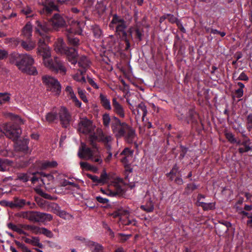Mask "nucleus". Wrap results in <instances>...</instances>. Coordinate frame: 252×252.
<instances>
[{"label":"nucleus","instance_id":"1","mask_svg":"<svg viewBox=\"0 0 252 252\" xmlns=\"http://www.w3.org/2000/svg\"><path fill=\"white\" fill-rule=\"evenodd\" d=\"M9 63L16 66L23 73L32 75L37 74L36 68L33 66L34 60L29 54L13 52L9 56Z\"/></svg>","mask_w":252,"mask_h":252},{"label":"nucleus","instance_id":"2","mask_svg":"<svg viewBox=\"0 0 252 252\" xmlns=\"http://www.w3.org/2000/svg\"><path fill=\"white\" fill-rule=\"evenodd\" d=\"M111 129L117 139L124 137L125 141L131 144L134 142L136 133L133 128L125 122H122L115 116L112 117Z\"/></svg>","mask_w":252,"mask_h":252},{"label":"nucleus","instance_id":"3","mask_svg":"<svg viewBox=\"0 0 252 252\" xmlns=\"http://www.w3.org/2000/svg\"><path fill=\"white\" fill-rule=\"evenodd\" d=\"M37 54L42 56L44 65L56 72H60L63 75L66 73V69L61 61L55 57L54 61L51 59V50L49 47H45L37 50Z\"/></svg>","mask_w":252,"mask_h":252},{"label":"nucleus","instance_id":"4","mask_svg":"<svg viewBox=\"0 0 252 252\" xmlns=\"http://www.w3.org/2000/svg\"><path fill=\"white\" fill-rule=\"evenodd\" d=\"M114 24L116 25V33L119 35L123 40L125 41L126 44L125 49L128 50L130 47L129 40L132 39L133 28L131 27L126 31V29L127 27L126 22L116 14L113 16L112 20L109 25L110 27H112V25Z\"/></svg>","mask_w":252,"mask_h":252},{"label":"nucleus","instance_id":"5","mask_svg":"<svg viewBox=\"0 0 252 252\" xmlns=\"http://www.w3.org/2000/svg\"><path fill=\"white\" fill-rule=\"evenodd\" d=\"M94 126L92 123L87 119H82L78 125V130L80 132L89 134L88 141L89 144L94 149L97 148L96 141L97 136L95 134L96 131H94Z\"/></svg>","mask_w":252,"mask_h":252},{"label":"nucleus","instance_id":"6","mask_svg":"<svg viewBox=\"0 0 252 252\" xmlns=\"http://www.w3.org/2000/svg\"><path fill=\"white\" fill-rule=\"evenodd\" d=\"M3 130L5 135L13 141L18 139L22 133V130L18 126L11 123L4 124Z\"/></svg>","mask_w":252,"mask_h":252},{"label":"nucleus","instance_id":"7","mask_svg":"<svg viewBox=\"0 0 252 252\" xmlns=\"http://www.w3.org/2000/svg\"><path fill=\"white\" fill-rule=\"evenodd\" d=\"M42 80L46 85L48 91H51L55 95H59L60 94L61 86L57 79L50 76H44L42 77Z\"/></svg>","mask_w":252,"mask_h":252},{"label":"nucleus","instance_id":"8","mask_svg":"<svg viewBox=\"0 0 252 252\" xmlns=\"http://www.w3.org/2000/svg\"><path fill=\"white\" fill-rule=\"evenodd\" d=\"M58 115L63 127L67 128L69 126L71 116L66 108L62 106L59 111Z\"/></svg>","mask_w":252,"mask_h":252},{"label":"nucleus","instance_id":"9","mask_svg":"<svg viewBox=\"0 0 252 252\" xmlns=\"http://www.w3.org/2000/svg\"><path fill=\"white\" fill-rule=\"evenodd\" d=\"M29 220L34 222H44L52 220V216L49 214L39 212L30 211Z\"/></svg>","mask_w":252,"mask_h":252},{"label":"nucleus","instance_id":"10","mask_svg":"<svg viewBox=\"0 0 252 252\" xmlns=\"http://www.w3.org/2000/svg\"><path fill=\"white\" fill-rule=\"evenodd\" d=\"M35 32L41 36L44 35L45 33L51 31L52 27L50 22H46L43 20H37L35 22L34 28Z\"/></svg>","mask_w":252,"mask_h":252},{"label":"nucleus","instance_id":"11","mask_svg":"<svg viewBox=\"0 0 252 252\" xmlns=\"http://www.w3.org/2000/svg\"><path fill=\"white\" fill-rule=\"evenodd\" d=\"M63 32L66 35L67 39V43L70 46H72L76 48L80 43V40L75 37L74 34V31L70 27H66L63 30Z\"/></svg>","mask_w":252,"mask_h":252},{"label":"nucleus","instance_id":"12","mask_svg":"<svg viewBox=\"0 0 252 252\" xmlns=\"http://www.w3.org/2000/svg\"><path fill=\"white\" fill-rule=\"evenodd\" d=\"M14 141V150L16 152H22L24 154L27 153L29 150L28 143L29 139L23 138L21 139H17Z\"/></svg>","mask_w":252,"mask_h":252},{"label":"nucleus","instance_id":"13","mask_svg":"<svg viewBox=\"0 0 252 252\" xmlns=\"http://www.w3.org/2000/svg\"><path fill=\"white\" fill-rule=\"evenodd\" d=\"M78 155L81 158L93 160L94 153L90 148L86 147L85 144L82 143L81 148L79 149Z\"/></svg>","mask_w":252,"mask_h":252},{"label":"nucleus","instance_id":"14","mask_svg":"<svg viewBox=\"0 0 252 252\" xmlns=\"http://www.w3.org/2000/svg\"><path fill=\"white\" fill-rule=\"evenodd\" d=\"M51 23V27L56 30H58L59 28H63L65 26V21L60 14H55L49 21Z\"/></svg>","mask_w":252,"mask_h":252},{"label":"nucleus","instance_id":"15","mask_svg":"<svg viewBox=\"0 0 252 252\" xmlns=\"http://www.w3.org/2000/svg\"><path fill=\"white\" fill-rule=\"evenodd\" d=\"M63 54L66 55L68 61L72 64H75L77 63L78 53L76 48L66 47Z\"/></svg>","mask_w":252,"mask_h":252},{"label":"nucleus","instance_id":"16","mask_svg":"<svg viewBox=\"0 0 252 252\" xmlns=\"http://www.w3.org/2000/svg\"><path fill=\"white\" fill-rule=\"evenodd\" d=\"M112 106L113 111L120 117L124 118L125 116V111L123 106L117 101L116 98L112 100Z\"/></svg>","mask_w":252,"mask_h":252},{"label":"nucleus","instance_id":"17","mask_svg":"<svg viewBox=\"0 0 252 252\" xmlns=\"http://www.w3.org/2000/svg\"><path fill=\"white\" fill-rule=\"evenodd\" d=\"M242 136L244 137V139L242 142V145L244 147H240L238 149V152L240 154L248 152L252 150V148L249 145L251 143L250 138L245 134H243Z\"/></svg>","mask_w":252,"mask_h":252},{"label":"nucleus","instance_id":"18","mask_svg":"<svg viewBox=\"0 0 252 252\" xmlns=\"http://www.w3.org/2000/svg\"><path fill=\"white\" fill-rule=\"evenodd\" d=\"M95 134L97 136V138H99V141L103 142L104 144H108L113 140V138L111 135L105 134L101 129L100 128L96 129Z\"/></svg>","mask_w":252,"mask_h":252},{"label":"nucleus","instance_id":"19","mask_svg":"<svg viewBox=\"0 0 252 252\" xmlns=\"http://www.w3.org/2000/svg\"><path fill=\"white\" fill-rule=\"evenodd\" d=\"M57 6L53 2H49L48 4L44 5L43 9L40 10L41 14H45L47 16L50 15L53 11L57 9Z\"/></svg>","mask_w":252,"mask_h":252},{"label":"nucleus","instance_id":"20","mask_svg":"<svg viewBox=\"0 0 252 252\" xmlns=\"http://www.w3.org/2000/svg\"><path fill=\"white\" fill-rule=\"evenodd\" d=\"M32 26L31 23L28 22L23 28L22 31V35L28 39H30L32 35Z\"/></svg>","mask_w":252,"mask_h":252},{"label":"nucleus","instance_id":"21","mask_svg":"<svg viewBox=\"0 0 252 252\" xmlns=\"http://www.w3.org/2000/svg\"><path fill=\"white\" fill-rule=\"evenodd\" d=\"M66 49L64 42L62 38H59L55 43V50L56 52L63 54Z\"/></svg>","mask_w":252,"mask_h":252},{"label":"nucleus","instance_id":"22","mask_svg":"<svg viewBox=\"0 0 252 252\" xmlns=\"http://www.w3.org/2000/svg\"><path fill=\"white\" fill-rule=\"evenodd\" d=\"M21 46L26 51H30L33 49L35 47V43L33 41L29 40L28 41H21Z\"/></svg>","mask_w":252,"mask_h":252},{"label":"nucleus","instance_id":"23","mask_svg":"<svg viewBox=\"0 0 252 252\" xmlns=\"http://www.w3.org/2000/svg\"><path fill=\"white\" fill-rule=\"evenodd\" d=\"M23 239L26 243L31 244L34 246H37L40 248H42V245L39 243L38 237H32V239L23 237Z\"/></svg>","mask_w":252,"mask_h":252},{"label":"nucleus","instance_id":"24","mask_svg":"<svg viewBox=\"0 0 252 252\" xmlns=\"http://www.w3.org/2000/svg\"><path fill=\"white\" fill-rule=\"evenodd\" d=\"M100 103L102 106L106 110H110L111 109V106L110 105V102L107 97L101 94L99 95Z\"/></svg>","mask_w":252,"mask_h":252},{"label":"nucleus","instance_id":"25","mask_svg":"<svg viewBox=\"0 0 252 252\" xmlns=\"http://www.w3.org/2000/svg\"><path fill=\"white\" fill-rule=\"evenodd\" d=\"M78 63L80 67L83 68L82 70H85L90 67L91 62L86 56H82L80 57Z\"/></svg>","mask_w":252,"mask_h":252},{"label":"nucleus","instance_id":"26","mask_svg":"<svg viewBox=\"0 0 252 252\" xmlns=\"http://www.w3.org/2000/svg\"><path fill=\"white\" fill-rule=\"evenodd\" d=\"M114 187L115 190H113V192L115 194V196L116 195H122L124 193V190L122 189L121 186L117 182H113L111 185L109 186V188Z\"/></svg>","mask_w":252,"mask_h":252},{"label":"nucleus","instance_id":"27","mask_svg":"<svg viewBox=\"0 0 252 252\" xmlns=\"http://www.w3.org/2000/svg\"><path fill=\"white\" fill-rule=\"evenodd\" d=\"M58 119V113L54 110L48 113L45 116V120L49 123H52Z\"/></svg>","mask_w":252,"mask_h":252},{"label":"nucleus","instance_id":"28","mask_svg":"<svg viewBox=\"0 0 252 252\" xmlns=\"http://www.w3.org/2000/svg\"><path fill=\"white\" fill-rule=\"evenodd\" d=\"M136 111L137 115H140L141 114L143 118L146 115L147 113L146 107L143 102H141L138 105L137 108H136Z\"/></svg>","mask_w":252,"mask_h":252},{"label":"nucleus","instance_id":"29","mask_svg":"<svg viewBox=\"0 0 252 252\" xmlns=\"http://www.w3.org/2000/svg\"><path fill=\"white\" fill-rule=\"evenodd\" d=\"M78 71L80 72V74L77 73L73 75V79L78 82H81L82 83L86 82V79L83 76V74L86 72V70H78Z\"/></svg>","mask_w":252,"mask_h":252},{"label":"nucleus","instance_id":"30","mask_svg":"<svg viewBox=\"0 0 252 252\" xmlns=\"http://www.w3.org/2000/svg\"><path fill=\"white\" fill-rule=\"evenodd\" d=\"M15 208L22 209L26 205V200L23 199H19L18 197H14L13 199Z\"/></svg>","mask_w":252,"mask_h":252},{"label":"nucleus","instance_id":"31","mask_svg":"<svg viewBox=\"0 0 252 252\" xmlns=\"http://www.w3.org/2000/svg\"><path fill=\"white\" fill-rule=\"evenodd\" d=\"M102 122L105 127H109L110 123H112V118L108 113H105L102 115Z\"/></svg>","mask_w":252,"mask_h":252},{"label":"nucleus","instance_id":"32","mask_svg":"<svg viewBox=\"0 0 252 252\" xmlns=\"http://www.w3.org/2000/svg\"><path fill=\"white\" fill-rule=\"evenodd\" d=\"M58 163L55 161H46L42 163L41 167L42 169H45L48 168L56 167Z\"/></svg>","mask_w":252,"mask_h":252},{"label":"nucleus","instance_id":"33","mask_svg":"<svg viewBox=\"0 0 252 252\" xmlns=\"http://www.w3.org/2000/svg\"><path fill=\"white\" fill-rule=\"evenodd\" d=\"M10 94L7 93H0V105L10 100Z\"/></svg>","mask_w":252,"mask_h":252},{"label":"nucleus","instance_id":"34","mask_svg":"<svg viewBox=\"0 0 252 252\" xmlns=\"http://www.w3.org/2000/svg\"><path fill=\"white\" fill-rule=\"evenodd\" d=\"M10 116L12 120L14 121V125L18 126L23 124V120L17 115H15L13 114H10Z\"/></svg>","mask_w":252,"mask_h":252},{"label":"nucleus","instance_id":"35","mask_svg":"<svg viewBox=\"0 0 252 252\" xmlns=\"http://www.w3.org/2000/svg\"><path fill=\"white\" fill-rule=\"evenodd\" d=\"M108 179V175L105 170H103L100 178H98V184L104 185Z\"/></svg>","mask_w":252,"mask_h":252},{"label":"nucleus","instance_id":"36","mask_svg":"<svg viewBox=\"0 0 252 252\" xmlns=\"http://www.w3.org/2000/svg\"><path fill=\"white\" fill-rule=\"evenodd\" d=\"M141 208L147 212H151L154 210V204L151 201H150L146 205L141 206Z\"/></svg>","mask_w":252,"mask_h":252},{"label":"nucleus","instance_id":"37","mask_svg":"<svg viewBox=\"0 0 252 252\" xmlns=\"http://www.w3.org/2000/svg\"><path fill=\"white\" fill-rule=\"evenodd\" d=\"M37 192L38 193V194H39L41 196L43 197L45 199H49L51 200H54L57 199L56 197H54L53 196H51L50 194L44 192L41 189L38 190Z\"/></svg>","mask_w":252,"mask_h":252},{"label":"nucleus","instance_id":"38","mask_svg":"<svg viewBox=\"0 0 252 252\" xmlns=\"http://www.w3.org/2000/svg\"><path fill=\"white\" fill-rule=\"evenodd\" d=\"M197 189V186L196 185L194 184H189L187 185V186L185 189V191L187 193L189 194Z\"/></svg>","mask_w":252,"mask_h":252},{"label":"nucleus","instance_id":"39","mask_svg":"<svg viewBox=\"0 0 252 252\" xmlns=\"http://www.w3.org/2000/svg\"><path fill=\"white\" fill-rule=\"evenodd\" d=\"M17 179L23 182H26L29 180L30 176L28 173H19L17 175Z\"/></svg>","mask_w":252,"mask_h":252},{"label":"nucleus","instance_id":"40","mask_svg":"<svg viewBox=\"0 0 252 252\" xmlns=\"http://www.w3.org/2000/svg\"><path fill=\"white\" fill-rule=\"evenodd\" d=\"M16 245L20 248L23 252H32L24 244L20 243L19 241H15Z\"/></svg>","mask_w":252,"mask_h":252},{"label":"nucleus","instance_id":"41","mask_svg":"<svg viewBox=\"0 0 252 252\" xmlns=\"http://www.w3.org/2000/svg\"><path fill=\"white\" fill-rule=\"evenodd\" d=\"M134 32L135 33L136 38L138 39L139 41H141L143 36V32L142 30H140L138 28H133L132 32Z\"/></svg>","mask_w":252,"mask_h":252},{"label":"nucleus","instance_id":"42","mask_svg":"<svg viewBox=\"0 0 252 252\" xmlns=\"http://www.w3.org/2000/svg\"><path fill=\"white\" fill-rule=\"evenodd\" d=\"M85 92L81 89L80 88H78V94L81 98V99L84 102H87L88 99L87 98L85 94Z\"/></svg>","mask_w":252,"mask_h":252},{"label":"nucleus","instance_id":"43","mask_svg":"<svg viewBox=\"0 0 252 252\" xmlns=\"http://www.w3.org/2000/svg\"><path fill=\"white\" fill-rule=\"evenodd\" d=\"M8 52L5 49H0V61L9 58Z\"/></svg>","mask_w":252,"mask_h":252},{"label":"nucleus","instance_id":"44","mask_svg":"<svg viewBox=\"0 0 252 252\" xmlns=\"http://www.w3.org/2000/svg\"><path fill=\"white\" fill-rule=\"evenodd\" d=\"M225 135L227 139L231 143H234L236 142V138L231 132H226Z\"/></svg>","mask_w":252,"mask_h":252},{"label":"nucleus","instance_id":"45","mask_svg":"<svg viewBox=\"0 0 252 252\" xmlns=\"http://www.w3.org/2000/svg\"><path fill=\"white\" fill-rule=\"evenodd\" d=\"M121 155H124V156H127L132 158L133 155V151L130 150L128 148H126L121 153Z\"/></svg>","mask_w":252,"mask_h":252},{"label":"nucleus","instance_id":"46","mask_svg":"<svg viewBox=\"0 0 252 252\" xmlns=\"http://www.w3.org/2000/svg\"><path fill=\"white\" fill-rule=\"evenodd\" d=\"M169 175H171L172 176L175 175L176 176L178 175L179 176H181V175L180 174V172L179 171V167L177 166L176 164H175L173 167L172 168V169L169 173Z\"/></svg>","mask_w":252,"mask_h":252},{"label":"nucleus","instance_id":"47","mask_svg":"<svg viewBox=\"0 0 252 252\" xmlns=\"http://www.w3.org/2000/svg\"><path fill=\"white\" fill-rule=\"evenodd\" d=\"M100 191L103 194H105L107 195L111 196H115L114 193L113 192V190L111 189H110L109 187L108 189H104L102 188H101Z\"/></svg>","mask_w":252,"mask_h":252},{"label":"nucleus","instance_id":"48","mask_svg":"<svg viewBox=\"0 0 252 252\" xmlns=\"http://www.w3.org/2000/svg\"><path fill=\"white\" fill-rule=\"evenodd\" d=\"M39 234H43L48 237H52L53 236L52 233L45 228H41Z\"/></svg>","mask_w":252,"mask_h":252},{"label":"nucleus","instance_id":"49","mask_svg":"<svg viewBox=\"0 0 252 252\" xmlns=\"http://www.w3.org/2000/svg\"><path fill=\"white\" fill-rule=\"evenodd\" d=\"M67 185H71L74 187H78V185L77 184H76L73 182L68 181L67 180H65V179L63 180L61 183V186L62 187H65Z\"/></svg>","mask_w":252,"mask_h":252},{"label":"nucleus","instance_id":"50","mask_svg":"<svg viewBox=\"0 0 252 252\" xmlns=\"http://www.w3.org/2000/svg\"><path fill=\"white\" fill-rule=\"evenodd\" d=\"M92 246L94 247V252H103L102 247L101 245L94 242H92Z\"/></svg>","mask_w":252,"mask_h":252},{"label":"nucleus","instance_id":"51","mask_svg":"<svg viewBox=\"0 0 252 252\" xmlns=\"http://www.w3.org/2000/svg\"><path fill=\"white\" fill-rule=\"evenodd\" d=\"M6 161V160L0 158V171L4 172L6 171L7 165Z\"/></svg>","mask_w":252,"mask_h":252},{"label":"nucleus","instance_id":"52","mask_svg":"<svg viewBox=\"0 0 252 252\" xmlns=\"http://www.w3.org/2000/svg\"><path fill=\"white\" fill-rule=\"evenodd\" d=\"M37 45H38V47L37 48V50H39V49H41V48H44V47L45 48V47H48L46 45L44 40L41 38H39L38 39V42H37Z\"/></svg>","mask_w":252,"mask_h":252},{"label":"nucleus","instance_id":"53","mask_svg":"<svg viewBox=\"0 0 252 252\" xmlns=\"http://www.w3.org/2000/svg\"><path fill=\"white\" fill-rule=\"evenodd\" d=\"M93 33L96 38H99L101 34V31L98 27H95L93 29Z\"/></svg>","mask_w":252,"mask_h":252},{"label":"nucleus","instance_id":"54","mask_svg":"<svg viewBox=\"0 0 252 252\" xmlns=\"http://www.w3.org/2000/svg\"><path fill=\"white\" fill-rule=\"evenodd\" d=\"M215 208V204L213 203H205L203 209L205 211L212 210Z\"/></svg>","mask_w":252,"mask_h":252},{"label":"nucleus","instance_id":"55","mask_svg":"<svg viewBox=\"0 0 252 252\" xmlns=\"http://www.w3.org/2000/svg\"><path fill=\"white\" fill-rule=\"evenodd\" d=\"M168 21L171 23H177L179 20L175 17L173 15L170 14H167Z\"/></svg>","mask_w":252,"mask_h":252},{"label":"nucleus","instance_id":"56","mask_svg":"<svg viewBox=\"0 0 252 252\" xmlns=\"http://www.w3.org/2000/svg\"><path fill=\"white\" fill-rule=\"evenodd\" d=\"M54 178L52 175L50 174H47V175H46V178H41V181L43 184H45L46 182V180H47L48 181L52 182L54 180Z\"/></svg>","mask_w":252,"mask_h":252},{"label":"nucleus","instance_id":"57","mask_svg":"<svg viewBox=\"0 0 252 252\" xmlns=\"http://www.w3.org/2000/svg\"><path fill=\"white\" fill-rule=\"evenodd\" d=\"M66 92L68 93V95L70 97V98L72 99L75 96V94H74L73 90L70 86H67L65 89Z\"/></svg>","mask_w":252,"mask_h":252},{"label":"nucleus","instance_id":"58","mask_svg":"<svg viewBox=\"0 0 252 252\" xmlns=\"http://www.w3.org/2000/svg\"><path fill=\"white\" fill-rule=\"evenodd\" d=\"M87 176L91 179L94 182L98 184V177L95 175L87 174Z\"/></svg>","mask_w":252,"mask_h":252},{"label":"nucleus","instance_id":"59","mask_svg":"<svg viewBox=\"0 0 252 252\" xmlns=\"http://www.w3.org/2000/svg\"><path fill=\"white\" fill-rule=\"evenodd\" d=\"M40 229L41 228L37 226L32 225L31 230L32 232V233L35 234H38L40 232Z\"/></svg>","mask_w":252,"mask_h":252},{"label":"nucleus","instance_id":"60","mask_svg":"<svg viewBox=\"0 0 252 252\" xmlns=\"http://www.w3.org/2000/svg\"><path fill=\"white\" fill-rule=\"evenodd\" d=\"M7 227L12 229V230L16 231L17 232V231L19 230V229L20 228L18 227L17 225L13 224L12 223H9L7 224Z\"/></svg>","mask_w":252,"mask_h":252},{"label":"nucleus","instance_id":"61","mask_svg":"<svg viewBox=\"0 0 252 252\" xmlns=\"http://www.w3.org/2000/svg\"><path fill=\"white\" fill-rule=\"evenodd\" d=\"M7 227L12 229V230L16 231L17 232V231L19 230V229L20 228L18 227L17 225L13 224L12 223H9L7 224Z\"/></svg>","mask_w":252,"mask_h":252},{"label":"nucleus","instance_id":"62","mask_svg":"<svg viewBox=\"0 0 252 252\" xmlns=\"http://www.w3.org/2000/svg\"><path fill=\"white\" fill-rule=\"evenodd\" d=\"M35 199L38 206L41 207H42L44 206L45 201L43 199L39 197H36Z\"/></svg>","mask_w":252,"mask_h":252},{"label":"nucleus","instance_id":"63","mask_svg":"<svg viewBox=\"0 0 252 252\" xmlns=\"http://www.w3.org/2000/svg\"><path fill=\"white\" fill-rule=\"evenodd\" d=\"M236 80L248 81L249 80V78L244 72H242Z\"/></svg>","mask_w":252,"mask_h":252},{"label":"nucleus","instance_id":"64","mask_svg":"<svg viewBox=\"0 0 252 252\" xmlns=\"http://www.w3.org/2000/svg\"><path fill=\"white\" fill-rule=\"evenodd\" d=\"M87 80L89 84L95 89H98V85L94 82V81L90 77H88Z\"/></svg>","mask_w":252,"mask_h":252}]
</instances>
